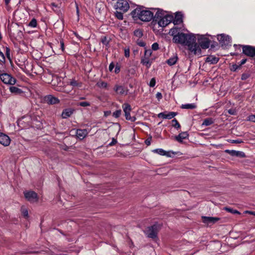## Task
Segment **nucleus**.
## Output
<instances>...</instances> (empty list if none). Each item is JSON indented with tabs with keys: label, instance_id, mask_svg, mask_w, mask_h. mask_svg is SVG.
Returning a JSON list of instances; mask_svg holds the SVG:
<instances>
[{
	"label": "nucleus",
	"instance_id": "obj_1",
	"mask_svg": "<svg viewBox=\"0 0 255 255\" xmlns=\"http://www.w3.org/2000/svg\"><path fill=\"white\" fill-rule=\"evenodd\" d=\"M173 21L174 25L181 23L183 21V14L181 12L176 13L174 18L173 16L168 15L166 11L158 9L155 14L152 24L154 26L158 25V27H164Z\"/></svg>",
	"mask_w": 255,
	"mask_h": 255
},
{
	"label": "nucleus",
	"instance_id": "obj_2",
	"mask_svg": "<svg viewBox=\"0 0 255 255\" xmlns=\"http://www.w3.org/2000/svg\"><path fill=\"white\" fill-rule=\"evenodd\" d=\"M173 40L176 43L187 45L189 51L194 54H201V50L198 43H196L194 34L178 32L173 36Z\"/></svg>",
	"mask_w": 255,
	"mask_h": 255
},
{
	"label": "nucleus",
	"instance_id": "obj_3",
	"mask_svg": "<svg viewBox=\"0 0 255 255\" xmlns=\"http://www.w3.org/2000/svg\"><path fill=\"white\" fill-rule=\"evenodd\" d=\"M131 15L134 19H139L143 21H149L154 19L153 12L150 10L144 9L143 7H138L132 11Z\"/></svg>",
	"mask_w": 255,
	"mask_h": 255
},
{
	"label": "nucleus",
	"instance_id": "obj_4",
	"mask_svg": "<svg viewBox=\"0 0 255 255\" xmlns=\"http://www.w3.org/2000/svg\"><path fill=\"white\" fill-rule=\"evenodd\" d=\"M158 230V225L154 224L153 226L147 228L144 232L148 238L154 239L156 237Z\"/></svg>",
	"mask_w": 255,
	"mask_h": 255
},
{
	"label": "nucleus",
	"instance_id": "obj_5",
	"mask_svg": "<svg viewBox=\"0 0 255 255\" xmlns=\"http://www.w3.org/2000/svg\"><path fill=\"white\" fill-rule=\"evenodd\" d=\"M0 79L5 84L12 85L16 83V79L14 78L7 73H2L1 71H0Z\"/></svg>",
	"mask_w": 255,
	"mask_h": 255
},
{
	"label": "nucleus",
	"instance_id": "obj_6",
	"mask_svg": "<svg viewBox=\"0 0 255 255\" xmlns=\"http://www.w3.org/2000/svg\"><path fill=\"white\" fill-rule=\"evenodd\" d=\"M234 47L240 48L242 47L243 48V52L244 54L250 57H254L255 52V47L250 46V45H237L234 44Z\"/></svg>",
	"mask_w": 255,
	"mask_h": 255
},
{
	"label": "nucleus",
	"instance_id": "obj_7",
	"mask_svg": "<svg viewBox=\"0 0 255 255\" xmlns=\"http://www.w3.org/2000/svg\"><path fill=\"white\" fill-rule=\"evenodd\" d=\"M122 108L125 113V118L127 120L130 121L132 122H135L136 120L135 117L130 116V112L131 111V108L130 105L128 103H124L122 105Z\"/></svg>",
	"mask_w": 255,
	"mask_h": 255
},
{
	"label": "nucleus",
	"instance_id": "obj_8",
	"mask_svg": "<svg viewBox=\"0 0 255 255\" xmlns=\"http://www.w3.org/2000/svg\"><path fill=\"white\" fill-rule=\"evenodd\" d=\"M198 42L199 44H198L200 48L201 47L202 49H207L209 47L210 44V41L205 35H198Z\"/></svg>",
	"mask_w": 255,
	"mask_h": 255
},
{
	"label": "nucleus",
	"instance_id": "obj_9",
	"mask_svg": "<svg viewBox=\"0 0 255 255\" xmlns=\"http://www.w3.org/2000/svg\"><path fill=\"white\" fill-rule=\"evenodd\" d=\"M217 39L223 47L225 48L228 45H231V38L229 35L221 34L218 35Z\"/></svg>",
	"mask_w": 255,
	"mask_h": 255
},
{
	"label": "nucleus",
	"instance_id": "obj_10",
	"mask_svg": "<svg viewBox=\"0 0 255 255\" xmlns=\"http://www.w3.org/2000/svg\"><path fill=\"white\" fill-rule=\"evenodd\" d=\"M115 8L122 11L127 12L129 8V4L127 0H119L115 5Z\"/></svg>",
	"mask_w": 255,
	"mask_h": 255
},
{
	"label": "nucleus",
	"instance_id": "obj_11",
	"mask_svg": "<svg viewBox=\"0 0 255 255\" xmlns=\"http://www.w3.org/2000/svg\"><path fill=\"white\" fill-rule=\"evenodd\" d=\"M25 198L30 202L34 203L38 201L37 194L34 191H30L24 192Z\"/></svg>",
	"mask_w": 255,
	"mask_h": 255
},
{
	"label": "nucleus",
	"instance_id": "obj_12",
	"mask_svg": "<svg viewBox=\"0 0 255 255\" xmlns=\"http://www.w3.org/2000/svg\"><path fill=\"white\" fill-rule=\"evenodd\" d=\"M114 90L117 95H127L128 92V89L122 85L116 84L114 87Z\"/></svg>",
	"mask_w": 255,
	"mask_h": 255
},
{
	"label": "nucleus",
	"instance_id": "obj_13",
	"mask_svg": "<svg viewBox=\"0 0 255 255\" xmlns=\"http://www.w3.org/2000/svg\"><path fill=\"white\" fill-rule=\"evenodd\" d=\"M10 143L9 137L3 133H0V143L4 146H7Z\"/></svg>",
	"mask_w": 255,
	"mask_h": 255
},
{
	"label": "nucleus",
	"instance_id": "obj_14",
	"mask_svg": "<svg viewBox=\"0 0 255 255\" xmlns=\"http://www.w3.org/2000/svg\"><path fill=\"white\" fill-rule=\"evenodd\" d=\"M177 115V113L170 112L168 113L162 112L158 114V117L165 119H171Z\"/></svg>",
	"mask_w": 255,
	"mask_h": 255
},
{
	"label": "nucleus",
	"instance_id": "obj_15",
	"mask_svg": "<svg viewBox=\"0 0 255 255\" xmlns=\"http://www.w3.org/2000/svg\"><path fill=\"white\" fill-rule=\"evenodd\" d=\"M203 222L207 224L208 225H211L214 224L216 222H217L219 219L217 217H202Z\"/></svg>",
	"mask_w": 255,
	"mask_h": 255
},
{
	"label": "nucleus",
	"instance_id": "obj_16",
	"mask_svg": "<svg viewBox=\"0 0 255 255\" xmlns=\"http://www.w3.org/2000/svg\"><path fill=\"white\" fill-rule=\"evenodd\" d=\"M153 60V58L147 56H143L141 58V63L145 66L147 68H149L151 66Z\"/></svg>",
	"mask_w": 255,
	"mask_h": 255
},
{
	"label": "nucleus",
	"instance_id": "obj_17",
	"mask_svg": "<svg viewBox=\"0 0 255 255\" xmlns=\"http://www.w3.org/2000/svg\"><path fill=\"white\" fill-rule=\"evenodd\" d=\"M226 153L230 154L231 155L236 157H245V154L244 152L240 151H236L234 150H229L227 149L225 150Z\"/></svg>",
	"mask_w": 255,
	"mask_h": 255
},
{
	"label": "nucleus",
	"instance_id": "obj_18",
	"mask_svg": "<svg viewBox=\"0 0 255 255\" xmlns=\"http://www.w3.org/2000/svg\"><path fill=\"white\" fill-rule=\"evenodd\" d=\"M45 100L49 104H55L59 102V100L52 95H48L45 97Z\"/></svg>",
	"mask_w": 255,
	"mask_h": 255
},
{
	"label": "nucleus",
	"instance_id": "obj_19",
	"mask_svg": "<svg viewBox=\"0 0 255 255\" xmlns=\"http://www.w3.org/2000/svg\"><path fill=\"white\" fill-rule=\"evenodd\" d=\"M88 132L85 129H79L77 130L76 135L80 139H83L88 134Z\"/></svg>",
	"mask_w": 255,
	"mask_h": 255
},
{
	"label": "nucleus",
	"instance_id": "obj_20",
	"mask_svg": "<svg viewBox=\"0 0 255 255\" xmlns=\"http://www.w3.org/2000/svg\"><path fill=\"white\" fill-rule=\"evenodd\" d=\"M219 59L214 55H210L206 58V62L209 63L211 64H216L219 61Z\"/></svg>",
	"mask_w": 255,
	"mask_h": 255
},
{
	"label": "nucleus",
	"instance_id": "obj_21",
	"mask_svg": "<svg viewBox=\"0 0 255 255\" xmlns=\"http://www.w3.org/2000/svg\"><path fill=\"white\" fill-rule=\"evenodd\" d=\"M188 134L187 132H182L179 133L178 135L175 136V139L177 141L179 142H182L183 140L188 137Z\"/></svg>",
	"mask_w": 255,
	"mask_h": 255
},
{
	"label": "nucleus",
	"instance_id": "obj_22",
	"mask_svg": "<svg viewBox=\"0 0 255 255\" xmlns=\"http://www.w3.org/2000/svg\"><path fill=\"white\" fill-rule=\"evenodd\" d=\"M153 152L156 153H157L161 155H165L167 157H170L171 155L170 154L169 152H167L165 150H163L162 148H157L154 149Z\"/></svg>",
	"mask_w": 255,
	"mask_h": 255
},
{
	"label": "nucleus",
	"instance_id": "obj_23",
	"mask_svg": "<svg viewBox=\"0 0 255 255\" xmlns=\"http://www.w3.org/2000/svg\"><path fill=\"white\" fill-rule=\"evenodd\" d=\"M178 60V57L176 55H173L169 59L166 60V63L169 66H173L176 64Z\"/></svg>",
	"mask_w": 255,
	"mask_h": 255
},
{
	"label": "nucleus",
	"instance_id": "obj_24",
	"mask_svg": "<svg viewBox=\"0 0 255 255\" xmlns=\"http://www.w3.org/2000/svg\"><path fill=\"white\" fill-rule=\"evenodd\" d=\"M197 106L195 103L182 104L180 107L182 109H194Z\"/></svg>",
	"mask_w": 255,
	"mask_h": 255
},
{
	"label": "nucleus",
	"instance_id": "obj_25",
	"mask_svg": "<svg viewBox=\"0 0 255 255\" xmlns=\"http://www.w3.org/2000/svg\"><path fill=\"white\" fill-rule=\"evenodd\" d=\"M9 90L11 93L15 94H20L22 93V91L20 89L13 86L10 87Z\"/></svg>",
	"mask_w": 255,
	"mask_h": 255
},
{
	"label": "nucleus",
	"instance_id": "obj_26",
	"mask_svg": "<svg viewBox=\"0 0 255 255\" xmlns=\"http://www.w3.org/2000/svg\"><path fill=\"white\" fill-rule=\"evenodd\" d=\"M72 111L70 109H66L64 110L62 113V117L63 119H66L72 115Z\"/></svg>",
	"mask_w": 255,
	"mask_h": 255
},
{
	"label": "nucleus",
	"instance_id": "obj_27",
	"mask_svg": "<svg viewBox=\"0 0 255 255\" xmlns=\"http://www.w3.org/2000/svg\"><path fill=\"white\" fill-rule=\"evenodd\" d=\"M214 123L213 119L209 118L205 119L202 124V126H208L211 125Z\"/></svg>",
	"mask_w": 255,
	"mask_h": 255
},
{
	"label": "nucleus",
	"instance_id": "obj_28",
	"mask_svg": "<svg viewBox=\"0 0 255 255\" xmlns=\"http://www.w3.org/2000/svg\"><path fill=\"white\" fill-rule=\"evenodd\" d=\"M97 86L101 88H107L108 84L105 82L100 81L97 82Z\"/></svg>",
	"mask_w": 255,
	"mask_h": 255
},
{
	"label": "nucleus",
	"instance_id": "obj_29",
	"mask_svg": "<svg viewBox=\"0 0 255 255\" xmlns=\"http://www.w3.org/2000/svg\"><path fill=\"white\" fill-rule=\"evenodd\" d=\"M134 35L138 38H140L142 36V31L140 29H136L134 31Z\"/></svg>",
	"mask_w": 255,
	"mask_h": 255
},
{
	"label": "nucleus",
	"instance_id": "obj_30",
	"mask_svg": "<svg viewBox=\"0 0 255 255\" xmlns=\"http://www.w3.org/2000/svg\"><path fill=\"white\" fill-rule=\"evenodd\" d=\"M29 26L31 27H36L37 26V21L35 18H33L29 23L28 25Z\"/></svg>",
	"mask_w": 255,
	"mask_h": 255
},
{
	"label": "nucleus",
	"instance_id": "obj_31",
	"mask_svg": "<svg viewBox=\"0 0 255 255\" xmlns=\"http://www.w3.org/2000/svg\"><path fill=\"white\" fill-rule=\"evenodd\" d=\"M172 126L174 127L175 128L179 129L180 128V125L178 122L175 119H173L172 121Z\"/></svg>",
	"mask_w": 255,
	"mask_h": 255
},
{
	"label": "nucleus",
	"instance_id": "obj_32",
	"mask_svg": "<svg viewBox=\"0 0 255 255\" xmlns=\"http://www.w3.org/2000/svg\"><path fill=\"white\" fill-rule=\"evenodd\" d=\"M21 212L23 216L26 218L27 219L28 217V211L26 209H25L24 207L21 208Z\"/></svg>",
	"mask_w": 255,
	"mask_h": 255
},
{
	"label": "nucleus",
	"instance_id": "obj_33",
	"mask_svg": "<svg viewBox=\"0 0 255 255\" xmlns=\"http://www.w3.org/2000/svg\"><path fill=\"white\" fill-rule=\"evenodd\" d=\"M101 42L106 46H108L109 43V40L108 39L106 36H103L101 37Z\"/></svg>",
	"mask_w": 255,
	"mask_h": 255
},
{
	"label": "nucleus",
	"instance_id": "obj_34",
	"mask_svg": "<svg viewBox=\"0 0 255 255\" xmlns=\"http://www.w3.org/2000/svg\"><path fill=\"white\" fill-rule=\"evenodd\" d=\"M78 106H80L83 107H88L91 105L90 103L88 102H81L77 104Z\"/></svg>",
	"mask_w": 255,
	"mask_h": 255
},
{
	"label": "nucleus",
	"instance_id": "obj_35",
	"mask_svg": "<svg viewBox=\"0 0 255 255\" xmlns=\"http://www.w3.org/2000/svg\"><path fill=\"white\" fill-rule=\"evenodd\" d=\"M70 85L73 87H81V84L77 82L76 80H73L70 83Z\"/></svg>",
	"mask_w": 255,
	"mask_h": 255
},
{
	"label": "nucleus",
	"instance_id": "obj_36",
	"mask_svg": "<svg viewBox=\"0 0 255 255\" xmlns=\"http://www.w3.org/2000/svg\"><path fill=\"white\" fill-rule=\"evenodd\" d=\"M115 16L116 17L120 19V20H122L123 19V14L122 12H119L118 11H117L115 13Z\"/></svg>",
	"mask_w": 255,
	"mask_h": 255
},
{
	"label": "nucleus",
	"instance_id": "obj_37",
	"mask_svg": "<svg viewBox=\"0 0 255 255\" xmlns=\"http://www.w3.org/2000/svg\"><path fill=\"white\" fill-rule=\"evenodd\" d=\"M122 111L121 110H117L113 114V116L116 118H119L121 115Z\"/></svg>",
	"mask_w": 255,
	"mask_h": 255
},
{
	"label": "nucleus",
	"instance_id": "obj_38",
	"mask_svg": "<svg viewBox=\"0 0 255 255\" xmlns=\"http://www.w3.org/2000/svg\"><path fill=\"white\" fill-rule=\"evenodd\" d=\"M225 210L228 211V212H229L230 213H232L233 214H240V213L238 211H237L236 210H234V209L230 208H225Z\"/></svg>",
	"mask_w": 255,
	"mask_h": 255
},
{
	"label": "nucleus",
	"instance_id": "obj_39",
	"mask_svg": "<svg viewBox=\"0 0 255 255\" xmlns=\"http://www.w3.org/2000/svg\"><path fill=\"white\" fill-rule=\"evenodd\" d=\"M152 54V51L150 49H147L145 50L144 52V56H147L148 57H150L151 56Z\"/></svg>",
	"mask_w": 255,
	"mask_h": 255
},
{
	"label": "nucleus",
	"instance_id": "obj_40",
	"mask_svg": "<svg viewBox=\"0 0 255 255\" xmlns=\"http://www.w3.org/2000/svg\"><path fill=\"white\" fill-rule=\"evenodd\" d=\"M247 120L255 123V115H249L247 118Z\"/></svg>",
	"mask_w": 255,
	"mask_h": 255
},
{
	"label": "nucleus",
	"instance_id": "obj_41",
	"mask_svg": "<svg viewBox=\"0 0 255 255\" xmlns=\"http://www.w3.org/2000/svg\"><path fill=\"white\" fill-rule=\"evenodd\" d=\"M250 76V74L249 73H243L241 76V79L242 80H247Z\"/></svg>",
	"mask_w": 255,
	"mask_h": 255
},
{
	"label": "nucleus",
	"instance_id": "obj_42",
	"mask_svg": "<svg viewBox=\"0 0 255 255\" xmlns=\"http://www.w3.org/2000/svg\"><path fill=\"white\" fill-rule=\"evenodd\" d=\"M124 53H125V56L126 57H128L129 56L130 54V50L128 48H125L124 50Z\"/></svg>",
	"mask_w": 255,
	"mask_h": 255
},
{
	"label": "nucleus",
	"instance_id": "obj_43",
	"mask_svg": "<svg viewBox=\"0 0 255 255\" xmlns=\"http://www.w3.org/2000/svg\"><path fill=\"white\" fill-rule=\"evenodd\" d=\"M156 81L154 78H152L149 82V86L153 87L155 85Z\"/></svg>",
	"mask_w": 255,
	"mask_h": 255
},
{
	"label": "nucleus",
	"instance_id": "obj_44",
	"mask_svg": "<svg viewBox=\"0 0 255 255\" xmlns=\"http://www.w3.org/2000/svg\"><path fill=\"white\" fill-rule=\"evenodd\" d=\"M5 61V57L3 53L0 51V62H3Z\"/></svg>",
	"mask_w": 255,
	"mask_h": 255
},
{
	"label": "nucleus",
	"instance_id": "obj_45",
	"mask_svg": "<svg viewBox=\"0 0 255 255\" xmlns=\"http://www.w3.org/2000/svg\"><path fill=\"white\" fill-rule=\"evenodd\" d=\"M151 47H152V50H156L159 48L158 44L156 42L154 43L152 45Z\"/></svg>",
	"mask_w": 255,
	"mask_h": 255
},
{
	"label": "nucleus",
	"instance_id": "obj_46",
	"mask_svg": "<svg viewBox=\"0 0 255 255\" xmlns=\"http://www.w3.org/2000/svg\"><path fill=\"white\" fill-rule=\"evenodd\" d=\"M229 114L232 115H235L236 114V111L234 109H231L228 111Z\"/></svg>",
	"mask_w": 255,
	"mask_h": 255
},
{
	"label": "nucleus",
	"instance_id": "obj_47",
	"mask_svg": "<svg viewBox=\"0 0 255 255\" xmlns=\"http://www.w3.org/2000/svg\"><path fill=\"white\" fill-rule=\"evenodd\" d=\"M177 30H178L177 28L174 27L170 29V32H171L172 35H173L175 33H176L177 32Z\"/></svg>",
	"mask_w": 255,
	"mask_h": 255
},
{
	"label": "nucleus",
	"instance_id": "obj_48",
	"mask_svg": "<svg viewBox=\"0 0 255 255\" xmlns=\"http://www.w3.org/2000/svg\"><path fill=\"white\" fill-rule=\"evenodd\" d=\"M137 43L139 46H140L141 47H144L145 46V43L141 40H140V41L138 40L137 42Z\"/></svg>",
	"mask_w": 255,
	"mask_h": 255
},
{
	"label": "nucleus",
	"instance_id": "obj_49",
	"mask_svg": "<svg viewBox=\"0 0 255 255\" xmlns=\"http://www.w3.org/2000/svg\"><path fill=\"white\" fill-rule=\"evenodd\" d=\"M156 98L158 100H160L162 98V95L161 93L158 92L156 94Z\"/></svg>",
	"mask_w": 255,
	"mask_h": 255
},
{
	"label": "nucleus",
	"instance_id": "obj_50",
	"mask_svg": "<svg viewBox=\"0 0 255 255\" xmlns=\"http://www.w3.org/2000/svg\"><path fill=\"white\" fill-rule=\"evenodd\" d=\"M60 48L62 52L64 50V43L63 40L60 41Z\"/></svg>",
	"mask_w": 255,
	"mask_h": 255
},
{
	"label": "nucleus",
	"instance_id": "obj_51",
	"mask_svg": "<svg viewBox=\"0 0 255 255\" xmlns=\"http://www.w3.org/2000/svg\"><path fill=\"white\" fill-rule=\"evenodd\" d=\"M117 142V141L116 139L113 138L112 141L109 144L110 146H112L114 144H115Z\"/></svg>",
	"mask_w": 255,
	"mask_h": 255
},
{
	"label": "nucleus",
	"instance_id": "obj_52",
	"mask_svg": "<svg viewBox=\"0 0 255 255\" xmlns=\"http://www.w3.org/2000/svg\"><path fill=\"white\" fill-rule=\"evenodd\" d=\"M114 67H115V65L113 63H111L110 65H109V69L110 71H112L113 69L114 68Z\"/></svg>",
	"mask_w": 255,
	"mask_h": 255
},
{
	"label": "nucleus",
	"instance_id": "obj_53",
	"mask_svg": "<svg viewBox=\"0 0 255 255\" xmlns=\"http://www.w3.org/2000/svg\"><path fill=\"white\" fill-rule=\"evenodd\" d=\"M243 141L240 140V139H237V140H233L232 141V143H242Z\"/></svg>",
	"mask_w": 255,
	"mask_h": 255
},
{
	"label": "nucleus",
	"instance_id": "obj_54",
	"mask_svg": "<svg viewBox=\"0 0 255 255\" xmlns=\"http://www.w3.org/2000/svg\"><path fill=\"white\" fill-rule=\"evenodd\" d=\"M239 66L237 65H233L232 67L231 70L232 71H235L238 68Z\"/></svg>",
	"mask_w": 255,
	"mask_h": 255
},
{
	"label": "nucleus",
	"instance_id": "obj_55",
	"mask_svg": "<svg viewBox=\"0 0 255 255\" xmlns=\"http://www.w3.org/2000/svg\"><path fill=\"white\" fill-rule=\"evenodd\" d=\"M76 14L78 16V17H79L80 12H79V9L78 4L76 3Z\"/></svg>",
	"mask_w": 255,
	"mask_h": 255
},
{
	"label": "nucleus",
	"instance_id": "obj_56",
	"mask_svg": "<svg viewBox=\"0 0 255 255\" xmlns=\"http://www.w3.org/2000/svg\"><path fill=\"white\" fill-rule=\"evenodd\" d=\"M245 213L255 216V212H253V211H246L245 212Z\"/></svg>",
	"mask_w": 255,
	"mask_h": 255
},
{
	"label": "nucleus",
	"instance_id": "obj_57",
	"mask_svg": "<svg viewBox=\"0 0 255 255\" xmlns=\"http://www.w3.org/2000/svg\"><path fill=\"white\" fill-rule=\"evenodd\" d=\"M120 71V68L118 66H116L115 69V72L116 73H118Z\"/></svg>",
	"mask_w": 255,
	"mask_h": 255
},
{
	"label": "nucleus",
	"instance_id": "obj_58",
	"mask_svg": "<svg viewBox=\"0 0 255 255\" xmlns=\"http://www.w3.org/2000/svg\"><path fill=\"white\" fill-rule=\"evenodd\" d=\"M150 140L151 139L148 138L145 141V143L147 145H149L150 144Z\"/></svg>",
	"mask_w": 255,
	"mask_h": 255
},
{
	"label": "nucleus",
	"instance_id": "obj_59",
	"mask_svg": "<svg viewBox=\"0 0 255 255\" xmlns=\"http://www.w3.org/2000/svg\"><path fill=\"white\" fill-rule=\"evenodd\" d=\"M247 61V59H242L241 61V63H240V65H243Z\"/></svg>",
	"mask_w": 255,
	"mask_h": 255
},
{
	"label": "nucleus",
	"instance_id": "obj_60",
	"mask_svg": "<svg viewBox=\"0 0 255 255\" xmlns=\"http://www.w3.org/2000/svg\"><path fill=\"white\" fill-rule=\"evenodd\" d=\"M129 72H130L131 74H133L135 73V70L134 69H131L129 70Z\"/></svg>",
	"mask_w": 255,
	"mask_h": 255
},
{
	"label": "nucleus",
	"instance_id": "obj_61",
	"mask_svg": "<svg viewBox=\"0 0 255 255\" xmlns=\"http://www.w3.org/2000/svg\"><path fill=\"white\" fill-rule=\"evenodd\" d=\"M10 0H4L5 4L7 5L10 2Z\"/></svg>",
	"mask_w": 255,
	"mask_h": 255
},
{
	"label": "nucleus",
	"instance_id": "obj_62",
	"mask_svg": "<svg viewBox=\"0 0 255 255\" xmlns=\"http://www.w3.org/2000/svg\"><path fill=\"white\" fill-rule=\"evenodd\" d=\"M52 5L53 6L56 7V5L55 3H52Z\"/></svg>",
	"mask_w": 255,
	"mask_h": 255
},
{
	"label": "nucleus",
	"instance_id": "obj_63",
	"mask_svg": "<svg viewBox=\"0 0 255 255\" xmlns=\"http://www.w3.org/2000/svg\"><path fill=\"white\" fill-rule=\"evenodd\" d=\"M85 97H81V98H80V99L83 100V99H85Z\"/></svg>",
	"mask_w": 255,
	"mask_h": 255
}]
</instances>
